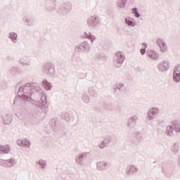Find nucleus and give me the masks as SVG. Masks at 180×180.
<instances>
[{
	"label": "nucleus",
	"mask_w": 180,
	"mask_h": 180,
	"mask_svg": "<svg viewBox=\"0 0 180 180\" xmlns=\"http://www.w3.org/2000/svg\"><path fill=\"white\" fill-rule=\"evenodd\" d=\"M173 78L176 82H179V81H180V65H177L174 68Z\"/></svg>",
	"instance_id": "obj_1"
},
{
	"label": "nucleus",
	"mask_w": 180,
	"mask_h": 180,
	"mask_svg": "<svg viewBox=\"0 0 180 180\" xmlns=\"http://www.w3.org/2000/svg\"><path fill=\"white\" fill-rule=\"evenodd\" d=\"M158 44L162 53H165L167 51V46L165 45V42L164 41L159 39L158 41Z\"/></svg>",
	"instance_id": "obj_2"
},
{
	"label": "nucleus",
	"mask_w": 180,
	"mask_h": 180,
	"mask_svg": "<svg viewBox=\"0 0 180 180\" xmlns=\"http://www.w3.org/2000/svg\"><path fill=\"white\" fill-rule=\"evenodd\" d=\"M1 165L3 167H5L6 168H9L13 165V160H3L1 162Z\"/></svg>",
	"instance_id": "obj_3"
},
{
	"label": "nucleus",
	"mask_w": 180,
	"mask_h": 180,
	"mask_svg": "<svg viewBox=\"0 0 180 180\" xmlns=\"http://www.w3.org/2000/svg\"><path fill=\"white\" fill-rule=\"evenodd\" d=\"M159 68L161 71H167L169 68V64L167 61H165L159 65Z\"/></svg>",
	"instance_id": "obj_4"
},
{
	"label": "nucleus",
	"mask_w": 180,
	"mask_h": 180,
	"mask_svg": "<svg viewBox=\"0 0 180 180\" xmlns=\"http://www.w3.org/2000/svg\"><path fill=\"white\" fill-rule=\"evenodd\" d=\"M0 151L4 154H8L11 151V148L8 145L2 146L0 145Z\"/></svg>",
	"instance_id": "obj_5"
},
{
	"label": "nucleus",
	"mask_w": 180,
	"mask_h": 180,
	"mask_svg": "<svg viewBox=\"0 0 180 180\" xmlns=\"http://www.w3.org/2000/svg\"><path fill=\"white\" fill-rule=\"evenodd\" d=\"M10 38L13 41V43H16V39H18V35L15 34V32H11L10 34Z\"/></svg>",
	"instance_id": "obj_6"
},
{
	"label": "nucleus",
	"mask_w": 180,
	"mask_h": 180,
	"mask_svg": "<svg viewBox=\"0 0 180 180\" xmlns=\"http://www.w3.org/2000/svg\"><path fill=\"white\" fill-rule=\"evenodd\" d=\"M149 57L152 58L153 60H157L158 58V56H157V53L154 52H150L149 53Z\"/></svg>",
	"instance_id": "obj_7"
},
{
	"label": "nucleus",
	"mask_w": 180,
	"mask_h": 180,
	"mask_svg": "<svg viewBox=\"0 0 180 180\" xmlns=\"http://www.w3.org/2000/svg\"><path fill=\"white\" fill-rule=\"evenodd\" d=\"M43 85L45 87V89H46V91L50 90L51 86L49 82H47L46 81H44Z\"/></svg>",
	"instance_id": "obj_8"
},
{
	"label": "nucleus",
	"mask_w": 180,
	"mask_h": 180,
	"mask_svg": "<svg viewBox=\"0 0 180 180\" xmlns=\"http://www.w3.org/2000/svg\"><path fill=\"white\" fill-rule=\"evenodd\" d=\"M156 113H158V110L157 108H152L148 112L149 115H155Z\"/></svg>",
	"instance_id": "obj_9"
},
{
	"label": "nucleus",
	"mask_w": 180,
	"mask_h": 180,
	"mask_svg": "<svg viewBox=\"0 0 180 180\" xmlns=\"http://www.w3.org/2000/svg\"><path fill=\"white\" fill-rule=\"evenodd\" d=\"M133 11L134 12L135 16L136 18H140V14H139V13L137 12V8H134Z\"/></svg>",
	"instance_id": "obj_10"
},
{
	"label": "nucleus",
	"mask_w": 180,
	"mask_h": 180,
	"mask_svg": "<svg viewBox=\"0 0 180 180\" xmlns=\"http://www.w3.org/2000/svg\"><path fill=\"white\" fill-rule=\"evenodd\" d=\"M126 23H127L129 26H133V25H134V22H133V21H130V20H126Z\"/></svg>",
	"instance_id": "obj_11"
},
{
	"label": "nucleus",
	"mask_w": 180,
	"mask_h": 180,
	"mask_svg": "<svg viewBox=\"0 0 180 180\" xmlns=\"http://www.w3.org/2000/svg\"><path fill=\"white\" fill-rule=\"evenodd\" d=\"M118 54H119L120 58V63H123V61H124V58H123V56H122V54H120V53H118Z\"/></svg>",
	"instance_id": "obj_12"
},
{
	"label": "nucleus",
	"mask_w": 180,
	"mask_h": 180,
	"mask_svg": "<svg viewBox=\"0 0 180 180\" xmlns=\"http://www.w3.org/2000/svg\"><path fill=\"white\" fill-rule=\"evenodd\" d=\"M49 72H50L51 74H54V68H49Z\"/></svg>",
	"instance_id": "obj_13"
},
{
	"label": "nucleus",
	"mask_w": 180,
	"mask_h": 180,
	"mask_svg": "<svg viewBox=\"0 0 180 180\" xmlns=\"http://www.w3.org/2000/svg\"><path fill=\"white\" fill-rule=\"evenodd\" d=\"M140 53H141V54H146V49H141Z\"/></svg>",
	"instance_id": "obj_14"
}]
</instances>
